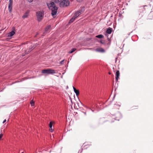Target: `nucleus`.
Returning <instances> with one entry per match:
<instances>
[{
  "mask_svg": "<svg viewBox=\"0 0 153 153\" xmlns=\"http://www.w3.org/2000/svg\"><path fill=\"white\" fill-rule=\"evenodd\" d=\"M48 9L51 10V14L53 18L56 17V14L58 9L57 7L56 6L55 4L52 1H51L47 3Z\"/></svg>",
  "mask_w": 153,
  "mask_h": 153,
  "instance_id": "f257e3e1",
  "label": "nucleus"
},
{
  "mask_svg": "<svg viewBox=\"0 0 153 153\" xmlns=\"http://www.w3.org/2000/svg\"><path fill=\"white\" fill-rule=\"evenodd\" d=\"M44 15V11L43 10L39 11L36 12V16L37 20L40 22L43 18Z\"/></svg>",
  "mask_w": 153,
  "mask_h": 153,
  "instance_id": "f03ea898",
  "label": "nucleus"
},
{
  "mask_svg": "<svg viewBox=\"0 0 153 153\" xmlns=\"http://www.w3.org/2000/svg\"><path fill=\"white\" fill-rule=\"evenodd\" d=\"M42 74H52L56 73L55 71L51 68L43 70L42 71Z\"/></svg>",
  "mask_w": 153,
  "mask_h": 153,
  "instance_id": "7ed1b4c3",
  "label": "nucleus"
},
{
  "mask_svg": "<svg viewBox=\"0 0 153 153\" xmlns=\"http://www.w3.org/2000/svg\"><path fill=\"white\" fill-rule=\"evenodd\" d=\"M70 1L68 0H61L59 4L60 7H66L69 5Z\"/></svg>",
  "mask_w": 153,
  "mask_h": 153,
  "instance_id": "20e7f679",
  "label": "nucleus"
},
{
  "mask_svg": "<svg viewBox=\"0 0 153 153\" xmlns=\"http://www.w3.org/2000/svg\"><path fill=\"white\" fill-rule=\"evenodd\" d=\"M29 46L30 47L29 48H27L26 51H25V52L22 54V56H25L26 54L28 53L35 47H34V45H33L31 44H29Z\"/></svg>",
  "mask_w": 153,
  "mask_h": 153,
  "instance_id": "39448f33",
  "label": "nucleus"
},
{
  "mask_svg": "<svg viewBox=\"0 0 153 153\" xmlns=\"http://www.w3.org/2000/svg\"><path fill=\"white\" fill-rule=\"evenodd\" d=\"M13 0H9L8 9L10 13H11L13 7Z\"/></svg>",
  "mask_w": 153,
  "mask_h": 153,
  "instance_id": "423d86ee",
  "label": "nucleus"
},
{
  "mask_svg": "<svg viewBox=\"0 0 153 153\" xmlns=\"http://www.w3.org/2000/svg\"><path fill=\"white\" fill-rule=\"evenodd\" d=\"M120 75V73L119 71H117L116 73L115 80L117 82L118 81V79Z\"/></svg>",
  "mask_w": 153,
  "mask_h": 153,
  "instance_id": "0eeeda50",
  "label": "nucleus"
},
{
  "mask_svg": "<svg viewBox=\"0 0 153 153\" xmlns=\"http://www.w3.org/2000/svg\"><path fill=\"white\" fill-rule=\"evenodd\" d=\"M96 51L98 52H104L105 51V50L102 48H97L96 49Z\"/></svg>",
  "mask_w": 153,
  "mask_h": 153,
  "instance_id": "6e6552de",
  "label": "nucleus"
},
{
  "mask_svg": "<svg viewBox=\"0 0 153 153\" xmlns=\"http://www.w3.org/2000/svg\"><path fill=\"white\" fill-rule=\"evenodd\" d=\"M82 11L81 10H79L78 11L76 12L74 15L75 17H76V18L79 16L80 14H81Z\"/></svg>",
  "mask_w": 153,
  "mask_h": 153,
  "instance_id": "1a4fd4ad",
  "label": "nucleus"
},
{
  "mask_svg": "<svg viewBox=\"0 0 153 153\" xmlns=\"http://www.w3.org/2000/svg\"><path fill=\"white\" fill-rule=\"evenodd\" d=\"M51 30V26L50 25H48L45 28V32H49Z\"/></svg>",
  "mask_w": 153,
  "mask_h": 153,
  "instance_id": "9d476101",
  "label": "nucleus"
},
{
  "mask_svg": "<svg viewBox=\"0 0 153 153\" xmlns=\"http://www.w3.org/2000/svg\"><path fill=\"white\" fill-rule=\"evenodd\" d=\"M29 13V11H27L23 16L22 17V18L24 19L27 18L28 16V14Z\"/></svg>",
  "mask_w": 153,
  "mask_h": 153,
  "instance_id": "9b49d317",
  "label": "nucleus"
},
{
  "mask_svg": "<svg viewBox=\"0 0 153 153\" xmlns=\"http://www.w3.org/2000/svg\"><path fill=\"white\" fill-rule=\"evenodd\" d=\"M112 31V29L110 27L107 29L106 33H107L110 34L111 33Z\"/></svg>",
  "mask_w": 153,
  "mask_h": 153,
  "instance_id": "f8f14e48",
  "label": "nucleus"
},
{
  "mask_svg": "<svg viewBox=\"0 0 153 153\" xmlns=\"http://www.w3.org/2000/svg\"><path fill=\"white\" fill-rule=\"evenodd\" d=\"M74 90L75 93H76V96H78L79 94V91L78 90L76 89L73 86Z\"/></svg>",
  "mask_w": 153,
  "mask_h": 153,
  "instance_id": "ddd939ff",
  "label": "nucleus"
},
{
  "mask_svg": "<svg viewBox=\"0 0 153 153\" xmlns=\"http://www.w3.org/2000/svg\"><path fill=\"white\" fill-rule=\"evenodd\" d=\"M76 18V17H75L74 16L71 19L69 22V23H72Z\"/></svg>",
  "mask_w": 153,
  "mask_h": 153,
  "instance_id": "4468645a",
  "label": "nucleus"
},
{
  "mask_svg": "<svg viewBox=\"0 0 153 153\" xmlns=\"http://www.w3.org/2000/svg\"><path fill=\"white\" fill-rule=\"evenodd\" d=\"M15 32L14 31H12L8 33V36L11 37L12 36L15 34Z\"/></svg>",
  "mask_w": 153,
  "mask_h": 153,
  "instance_id": "2eb2a0df",
  "label": "nucleus"
},
{
  "mask_svg": "<svg viewBox=\"0 0 153 153\" xmlns=\"http://www.w3.org/2000/svg\"><path fill=\"white\" fill-rule=\"evenodd\" d=\"M96 37L97 38L102 39L104 37V36L101 34L97 35L96 36Z\"/></svg>",
  "mask_w": 153,
  "mask_h": 153,
  "instance_id": "dca6fc26",
  "label": "nucleus"
},
{
  "mask_svg": "<svg viewBox=\"0 0 153 153\" xmlns=\"http://www.w3.org/2000/svg\"><path fill=\"white\" fill-rule=\"evenodd\" d=\"M53 2L54 3L58 4L61 2V0H53Z\"/></svg>",
  "mask_w": 153,
  "mask_h": 153,
  "instance_id": "f3484780",
  "label": "nucleus"
},
{
  "mask_svg": "<svg viewBox=\"0 0 153 153\" xmlns=\"http://www.w3.org/2000/svg\"><path fill=\"white\" fill-rule=\"evenodd\" d=\"M76 49L75 48H73L71 49V51L69 52V53H71L74 52L76 50Z\"/></svg>",
  "mask_w": 153,
  "mask_h": 153,
  "instance_id": "a211bd4d",
  "label": "nucleus"
},
{
  "mask_svg": "<svg viewBox=\"0 0 153 153\" xmlns=\"http://www.w3.org/2000/svg\"><path fill=\"white\" fill-rule=\"evenodd\" d=\"M34 102L33 101V100H31L30 102V104L32 106H33L34 105Z\"/></svg>",
  "mask_w": 153,
  "mask_h": 153,
  "instance_id": "6ab92c4d",
  "label": "nucleus"
},
{
  "mask_svg": "<svg viewBox=\"0 0 153 153\" xmlns=\"http://www.w3.org/2000/svg\"><path fill=\"white\" fill-rule=\"evenodd\" d=\"M108 43H107V45H110L111 41H110V39L108 37Z\"/></svg>",
  "mask_w": 153,
  "mask_h": 153,
  "instance_id": "aec40b11",
  "label": "nucleus"
},
{
  "mask_svg": "<svg viewBox=\"0 0 153 153\" xmlns=\"http://www.w3.org/2000/svg\"><path fill=\"white\" fill-rule=\"evenodd\" d=\"M49 127H52L53 126V123L52 122H50L49 124Z\"/></svg>",
  "mask_w": 153,
  "mask_h": 153,
  "instance_id": "412c9836",
  "label": "nucleus"
},
{
  "mask_svg": "<svg viewBox=\"0 0 153 153\" xmlns=\"http://www.w3.org/2000/svg\"><path fill=\"white\" fill-rule=\"evenodd\" d=\"M50 127V129H49L50 131L51 132H53V130L52 128V127Z\"/></svg>",
  "mask_w": 153,
  "mask_h": 153,
  "instance_id": "4be33fe9",
  "label": "nucleus"
},
{
  "mask_svg": "<svg viewBox=\"0 0 153 153\" xmlns=\"http://www.w3.org/2000/svg\"><path fill=\"white\" fill-rule=\"evenodd\" d=\"M100 42L102 44H104V45H105L106 44L104 42H103L101 40L100 41Z\"/></svg>",
  "mask_w": 153,
  "mask_h": 153,
  "instance_id": "5701e85b",
  "label": "nucleus"
},
{
  "mask_svg": "<svg viewBox=\"0 0 153 153\" xmlns=\"http://www.w3.org/2000/svg\"><path fill=\"white\" fill-rule=\"evenodd\" d=\"M64 60H62L60 62V64H63V62H64Z\"/></svg>",
  "mask_w": 153,
  "mask_h": 153,
  "instance_id": "b1692460",
  "label": "nucleus"
},
{
  "mask_svg": "<svg viewBox=\"0 0 153 153\" xmlns=\"http://www.w3.org/2000/svg\"><path fill=\"white\" fill-rule=\"evenodd\" d=\"M3 136V134H0V140H1V138Z\"/></svg>",
  "mask_w": 153,
  "mask_h": 153,
  "instance_id": "393cba45",
  "label": "nucleus"
},
{
  "mask_svg": "<svg viewBox=\"0 0 153 153\" xmlns=\"http://www.w3.org/2000/svg\"><path fill=\"white\" fill-rule=\"evenodd\" d=\"M76 1L78 2H81L82 1V0H76Z\"/></svg>",
  "mask_w": 153,
  "mask_h": 153,
  "instance_id": "a878e982",
  "label": "nucleus"
},
{
  "mask_svg": "<svg viewBox=\"0 0 153 153\" xmlns=\"http://www.w3.org/2000/svg\"><path fill=\"white\" fill-rule=\"evenodd\" d=\"M27 0L30 2H32L33 1V0Z\"/></svg>",
  "mask_w": 153,
  "mask_h": 153,
  "instance_id": "bb28decb",
  "label": "nucleus"
},
{
  "mask_svg": "<svg viewBox=\"0 0 153 153\" xmlns=\"http://www.w3.org/2000/svg\"><path fill=\"white\" fill-rule=\"evenodd\" d=\"M6 119H5V120H4V121H3V123H5L6 122Z\"/></svg>",
  "mask_w": 153,
  "mask_h": 153,
  "instance_id": "cd10ccee",
  "label": "nucleus"
},
{
  "mask_svg": "<svg viewBox=\"0 0 153 153\" xmlns=\"http://www.w3.org/2000/svg\"><path fill=\"white\" fill-rule=\"evenodd\" d=\"M108 74H109L110 75V74H111V73H110V72H109V73H108Z\"/></svg>",
  "mask_w": 153,
  "mask_h": 153,
  "instance_id": "c85d7f7f",
  "label": "nucleus"
},
{
  "mask_svg": "<svg viewBox=\"0 0 153 153\" xmlns=\"http://www.w3.org/2000/svg\"><path fill=\"white\" fill-rule=\"evenodd\" d=\"M84 113H85V114H86V113L85 112Z\"/></svg>",
  "mask_w": 153,
  "mask_h": 153,
  "instance_id": "c756f323",
  "label": "nucleus"
},
{
  "mask_svg": "<svg viewBox=\"0 0 153 153\" xmlns=\"http://www.w3.org/2000/svg\"><path fill=\"white\" fill-rule=\"evenodd\" d=\"M22 153H24L23 152H22Z\"/></svg>",
  "mask_w": 153,
  "mask_h": 153,
  "instance_id": "7c9ffc66",
  "label": "nucleus"
}]
</instances>
